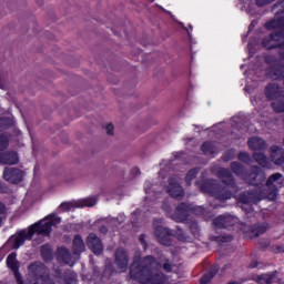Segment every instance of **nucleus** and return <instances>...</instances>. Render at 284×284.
Masks as SVG:
<instances>
[{
	"mask_svg": "<svg viewBox=\"0 0 284 284\" xmlns=\"http://www.w3.org/2000/svg\"><path fill=\"white\" fill-rule=\"evenodd\" d=\"M161 265L165 272H172V264L168 260L160 264L152 256H146L139 262L134 261L131 265L130 277L141 284H168V277L159 271Z\"/></svg>",
	"mask_w": 284,
	"mask_h": 284,
	"instance_id": "nucleus-1",
	"label": "nucleus"
},
{
	"mask_svg": "<svg viewBox=\"0 0 284 284\" xmlns=\"http://www.w3.org/2000/svg\"><path fill=\"white\" fill-rule=\"evenodd\" d=\"M105 130H106V134H110V135L114 134V126L112 124L106 125Z\"/></svg>",
	"mask_w": 284,
	"mask_h": 284,
	"instance_id": "nucleus-37",
	"label": "nucleus"
},
{
	"mask_svg": "<svg viewBox=\"0 0 284 284\" xmlns=\"http://www.w3.org/2000/svg\"><path fill=\"white\" fill-rule=\"evenodd\" d=\"M202 152H204V154H214L216 150H214V144H212V142H205L202 144Z\"/></svg>",
	"mask_w": 284,
	"mask_h": 284,
	"instance_id": "nucleus-26",
	"label": "nucleus"
},
{
	"mask_svg": "<svg viewBox=\"0 0 284 284\" xmlns=\"http://www.w3.org/2000/svg\"><path fill=\"white\" fill-rule=\"evenodd\" d=\"M239 206L242 207V210H247V207H250V200L247 197H240Z\"/></svg>",
	"mask_w": 284,
	"mask_h": 284,
	"instance_id": "nucleus-31",
	"label": "nucleus"
},
{
	"mask_svg": "<svg viewBox=\"0 0 284 284\" xmlns=\"http://www.w3.org/2000/svg\"><path fill=\"white\" fill-rule=\"evenodd\" d=\"M274 0H256L257 6H265V3H271Z\"/></svg>",
	"mask_w": 284,
	"mask_h": 284,
	"instance_id": "nucleus-38",
	"label": "nucleus"
},
{
	"mask_svg": "<svg viewBox=\"0 0 284 284\" xmlns=\"http://www.w3.org/2000/svg\"><path fill=\"white\" fill-rule=\"evenodd\" d=\"M41 254H42L43 258H50V256H52V251L50 250V245L42 246Z\"/></svg>",
	"mask_w": 284,
	"mask_h": 284,
	"instance_id": "nucleus-30",
	"label": "nucleus"
},
{
	"mask_svg": "<svg viewBox=\"0 0 284 284\" xmlns=\"http://www.w3.org/2000/svg\"><path fill=\"white\" fill-rule=\"evenodd\" d=\"M257 283H260V284H272V283H274V277L270 274L261 275L257 278Z\"/></svg>",
	"mask_w": 284,
	"mask_h": 284,
	"instance_id": "nucleus-28",
	"label": "nucleus"
},
{
	"mask_svg": "<svg viewBox=\"0 0 284 284\" xmlns=\"http://www.w3.org/2000/svg\"><path fill=\"white\" fill-rule=\"evenodd\" d=\"M2 214H6V205H3V203L0 202V225L3 221V217L1 216Z\"/></svg>",
	"mask_w": 284,
	"mask_h": 284,
	"instance_id": "nucleus-35",
	"label": "nucleus"
},
{
	"mask_svg": "<svg viewBox=\"0 0 284 284\" xmlns=\"http://www.w3.org/2000/svg\"><path fill=\"white\" fill-rule=\"evenodd\" d=\"M26 173L19 169L7 168L3 172V179L10 183H21Z\"/></svg>",
	"mask_w": 284,
	"mask_h": 284,
	"instance_id": "nucleus-5",
	"label": "nucleus"
},
{
	"mask_svg": "<svg viewBox=\"0 0 284 284\" xmlns=\"http://www.w3.org/2000/svg\"><path fill=\"white\" fill-rule=\"evenodd\" d=\"M239 159H240V161H245V159H247V154L241 153V154L239 155Z\"/></svg>",
	"mask_w": 284,
	"mask_h": 284,
	"instance_id": "nucleus-40",
	"label": "nucleus"
},
{
	"mask_svg": "<svg viewBox=\"0 0 284 284\" xmlns=\"http://www.w3.org/2000/svg\"><path fill=\"white\" fill-rule=\"evenodd\" d=\"M166 192L173 199H182L184 194L183 187H181V184H179V180L176 178L170 179L169 185L166 186Z\"/></svg>",
	"mask_w": 284,
	"mask_h": 284,
	"instance_id": "nucleus-6",
	"label": "nucleus"
},
{
	"mask_svg": "<svg viewBox=\"0 0 284 284\" xmlns=\"http://www.w3.org/2000/svg\"><path fill=\"white\" fill-rule=\"evenodd\" d=\"M197 174H199V171L196 169H192L191 171H189L185 176L186 185H191L192 181H194V179H196Z\"/></svg>",
	"mask_w": 284,
	"mask_h": 284,
	"instance_id": "nucleus-27",
	"label": "nucleus"
},
{
	"mask_svg": "<svg viewBox=\"0 0 284 284\" xmlns=\"http://www.w3.org/2000/svg\"><path fill=\"white\" fill-rule=\"evenodd\" d=\"M8 125V119L2 118L0 119V130H3Z\"/></svg>",
	"mask_w": 284,
	"mask_h": 284,
	"instance_id": "nucleus-36",
	"label": "nucleus"
},
{
	"mask_svg": "<svg viewBox=\"0 0 284 284\" xmlns=\"http://www.w3.org/2000/svg\"><path fill=\"white\" fill-rule=\"evenodd\" d=\"M251 172V185L257 186L255 193H251V203H258V201H262V199L276 201L277 192L281 185H283V175L281 173L271 175L266 182L268 193H265L261 186V182L264 179L261 170H258V168H252Z\"/></svg>",
	"mask_w": 284,
	"mask_h": 284,
	"instance_id": "nucleus-2",
	"label": "nucleus"
},
{
	"mask_svg": "<svg viewBox=\"0 0 284 284\" xmlns=\"http://www.w3.org/2000/svg\"><path fill=\"white\" fill-rule=\"evenodd\" d=\"M217 272H219L217 268H212L209 273H206L204 276L201 277L200 283L201 284L210 283V281H212V278H214V276L216 275Z\"/></svg>",
	"mask_w": 284,
	"mask_h": 284,
	"instance_id": "nucleus-20",
	"label": "nucleus"
},
{
	"mask_svg": "<svg viewBox=\"0 0 284 284\" xmlns=\"http://www.w3.org/2000/svg\"><path fill=\"white\" fill-rule=\"evenodd\" d=\"M235 223L236 217L232 215H220L215 219V225H217V227H231V225H234Z\"/></svg>",
	"mask_w": 284,
	"mask_h": 284,
	"instance_id": "nucleus-13",
	"label": "nucleus"
},
{
	"mask_svg": "<svg viewBox=\"0 0 284 284\" xmlns=\"http://www.w3.org/2000/svg\"><path fill=\"white\" fill-rule=\"evenodd\" d=\"M29 284H54L50 280L49 271L41 262L32 263L29 267Z\"/></svg>",
	"mask_w": 284,
	"mask_h": 284,
	"instance_id": "nucleus-4",
	"label": "nucleus"
},
{
	"mask_svg": "<svg viewBox=\"0 0 284 284\" xmlns=\"http://www.w3.org/2000/svg\"><path fill=\"white\" fill-rule=\"evenodd\" d=\"M251 267H258V263L251 264Z\"/></svg>",
	"mask_w": 284,
	"mask_h": 284,
	"instance_id": "nucleus-44",
	"label": "nucleus"
},
{
	"mask_svg": "<svg viewBox=\"0 0 284 284\" xmlns=\"http://www.w3.org/2000/svg\"><path fill=\"white\" fill-rule=\"evenodd\" d=\"M221 176H222L223 183H226V185H232L234 179L232 178V174H230V171L223 169L221 171Z\"/></svg>",
	"mask_w": 284,
	"mask_h": 284,
	"instance_id": "nucleus-21",
	"label": "nucleus"
},
{
	"mask_svg": "<svg viewBox=\"0 0 284 284\" xmlns=\"http://www.w3.org/2000/svg\"><path fill=\"white\" fill-rule=\"evenodd\" d=\"M87 245L95 254H103V244L95 234H90L87 239Z\"/></svg>",
	"mask_w": 284,
	"mask_h": 284,
	"instance_id": "nucleus-10",
	"label": "nucleus"
},
{
	"mask_svg": "<svg viewBox=\"0 0 284 284\" xmlns=\"http://www.w3.org/2000/svg\"><path fill=\"white\" fill-rule=\"evenodd\" d=\"M115 265L119 272H126L129 265L128 252L123 248H119L115 252Z\"/></svg>",
	"mask_w": 284,
	"mask_h": 284,
	"instance_id": "nucleus-7",
	"label": "nucleus"
},
{
	"mask_svg": "<svg viewBox=\"0 0 284 284\" xmlns=\"http://www.w3.org/2000/svg\"><path fill=\"white\" fill-rule=\"evenodd\" d=\"M73 252L75 254H81V252H85V243H83V239L77 235L73 240Z\"/></svg>",
	"mask_w": 284,
	"mask_h": 284,
	"instance_id": "nucleus-18",
	"label": "nucleus"
},
{
	"mask_svg": "<svg viewBox=\"0 0 284 284\" xmlns=\"http://www.w3.org/2000/svg\"><path fill=\"white\" fill-rule=\"evenodd\" d=\"M155 235L162 245L168 246L172 244L170 240V231L168 229L163 226H158L155 230Z\"/></svg>",
	"mask_w": 284,
	"mask_h": 284,
	"instance_id": "nucleus-12",
	"label": "nucleus"
},
{
	"mask_svg": "<svg viewBox=\"0 0 284 284\" xmlns=\"http://www.w3.org/2000/svg\"><path fill=\"white\" fill-rule=\"evenodd\" d=\"M278 10H284V0L275 6Z\"/></svg>",
	"mask_w": 284,
	"mask_h": 284,
	"instance_id": "nucleus-39",
	"label": "nucleus"
},
{
	"mask_svg": "<svg viewBox=\"0 0 284 284\" xmlns=\"http://www.w3.org/2000/svg\"><path fill=\"white\" fill-rule=\"evenodd\" d=\"M140 241H141L142 245H143L144 250H146L148 248V244L145 243V240H143V237H140Z\"/></svg>",
	"mask_w": 284,
	"mask_h": 284,
	"instance_id": "nucleus-41",
	"label": "nucleus"
},
{
	"mask_svg": "<svg viewBox=\"0 0 284 284\" xmlns=\"http://www.w3.org/2000/svg\"><path fill=\"white\" fill-rule=\"evenodd\" d=\"M254 159H255L256 163H258L263 168H267V156H265V154H263V153H255L254 154Z\"/></svg>",
	"mask_w": 284,
	"mask_h": 284,
	"instance_id": "nucleus-22",
	"label": "nucleus"
},
{
	"mask_svg": "<svg viewBox=\"0 0 284 284\" xmlns=\"http://www.w3.org/2000/svg\"><path fill=\"white\" fill-rule=\"evenodd\" d=\"M231 168L235 174H241L243 172V166L236 162L232 163Z\"/></svg>",
	"mask_w": 284,
	"mask_h": 284,
	"instance_id": "nucleus-33",
	"label": "nucleus"
},
{
	"mask_svg": "<svg viewBox=\"0 0 284 284\" xmlns=\"http://www.w3.org/2000/svg\"><path fill=\"white\" fill-rule=\"evenodd\" d=\"M276 92H278V87H276L275 84L266 87L267 99H274V97H276Z\"/></svg>",
	"mask_w": 284,
	"mask_h": 284,
	"instance_id": "nucleus-24",
	"label": "nucleus"
},
{
	"mask_svg": "<svg viewBox=\"0 0 284 284\" xmlns=\"http://www.w3.org/2000/svg\"><path fill=\"white\" fill-rule=\"evenodd\" d=\"M273 110L275 112H284V104H278L276 102L273 103Z\"/></svg>",
	"mask_w": 284,
	"mask_h": 284,
	"instance_id": "nucleus-34",
	"label": "nucleus"
},
{
	"mask_svg": "<svg viewBox=\"0 0 284 284\" xmlns=\"http://www.w3.org/2000/svg\"><path fill=\"white\" fill-rule=\"evenodd\" d=\"M268 227H270V224L267 223L254 225L251 230V237L256 239L257 236H261V234H265Z\"/></svg>",
	"mask_w": 284,
	"mask_h": 284,
	"instance_id": "nucleus-15",
	"label": "nucleus"
},
{
	"mask_svg": "<svg viewBox=\"0 0 284 284\" xmlns=\"http://www.w3.org/2000/svg\"><path fill=\"white\" fill-rule=\"evenodd\" d=\"M251 148H254L255 150H262V148H265V141L254 138L251 140Z\"/></svg>",
	"mask_w": 284,
	"mask_h": 284,
	"instance_id": "nucleus-25",
	"label": "nucleus"
},
{
	"mask_svg": "<svg viewBox=\"0 0 284 284\" xmlns=\"http://www.w3.org/2000/svg\"><path fill=\"white\" fill-rule=\"evenodd\" d=\"M100 232H101L102 234H105V233L108 232V229H106L105 226H101V227H100Z\"/></svg>",
	"mask_w": 284,
	"mask_h": 284,
	"instance_id": "nucleus-42",
	"label": "nucleus"
},
{
	"mask_svg": "<svg viewBox=\"0 0 284 284\" xmlns=\"http://www.w3.org/2000/svg\"><path fill=\"white\" fill-rule=\"evenodd\" d=\"M97 205V197H87L75 201V207H94Z\"/></svg>",
	"mask_w": 284,
	"mask_h": 284,
	"instance_id": "nucleus-17",
	"label": "nucleus"
},
{
	"mask_svg": "<svg viewBox=\"0 0 284 284\" xmlns=\"http://www.w3.org/2000/svg\"><path fill=\"white\" fill-rule=\"evenodd\" d=\"M7 265L10 270H12L14 277L19 284H23L21 280V274L19 273V261H17V253H11L7 257Z\"/></svg>",
	"mask_w": 284,
	"mask_h": 284,
	"instance_id": "nucleus-8",
	"label": "nucleus"
},
{
	"mask_svg": "<svg viewBox=\"0 0 284 284\" xmlns=\"http://www.w3.org/2000/svg\"><path fill=\"white\" fill-rule=\"evenodd\" d=\"M61 223V217L51 214L39 223H36L29 227V231H21L10 239L14 250H19L27 239H32L34 234H50L52 232V225H59Z\"/></svg>",
	"mask_w": 284,
	"mask_h": 284,
	"instance_id": "nucleus-3",
	"label": "nucleus"
},
{
	"mask_svg": "<svg viewBox=\"0 0 284 284\" xmlns=\"http://www.w3.org/2000/svg\"><path fill=\"white\" fill-rule=\"evenodd\" d=\"M283 26H284V17L278 18V19L273 20L267 23L268 28H283Z\"/></svg>",
	"mask_w": 284,
	"mask_h": 284,
	"instance_id": "nucleus-29",
	"label": "nucleus"
},
{
	"mask_svg": "<svg viewBox=\"0 0 284 284\" xmlns=\"http://www.w3.org/2000/svg\"><path fill=\"white\" fill-rule=\"evenodd\" d=\"M205 192H209L210 194H213L215 199H220V201H227V199H232V193L222 190L221 193H215L214 191L206 190Z\"/></svg>",
	"mask_w": 284,
	"mask_h": 284,
	"instance_id": "nucleus-19",
	"label": "nucleus"
},
{
	"mask_svg": "<svg viewBox=\"0 0 284 284\" xmlns=\"http://www.w3.org/2000/svg\"><path fill=\"white\" fill-rule=\"evenodd\" d=\"M271 156L275 165H283L284 163V153L283 150L278 146H273L271 149Z\"/></svg>",
	"mask_w": 284,
	"mask_h": 284,
	"instance_id": "nucleus-14",
	"label": "nucleus"
},
{
	"mask_svg": "<svg viewBox=\"0 0 284 284\" xmlns=\"http://www.w3.org/2000/svg\"><path fill=\"white\" fill-rule=\"evenodd\" d=\"M8 145H9L8 138L0 135V152L6 150Z\"/></svg>",
	"mask_w": 284,
	"mask_h": 284,
	"instance_id": "nucleus-32",
	"label": "nucleus"
},
{
	"mask_svg": "<svg viewBox=\"0 0 284 284\" xmlns=\"http://www.w3.org/2000/svg\"><path fill=\"white\" fill-rule=\"evenodd\" d=\"M272 45L265 44V48H282L280 54L284 61V29L280 33H274L271 36Z\"/></svg>",
	"mask_w": 284,
	"mask_h": 284,
	"instance_id": "nucleus-9",
	"label": "nucleus"
},
{
	"mask_svg": "<svg viewBox=\"0 0 284 284\" xmlns=\"http://www.w3.org/2000/svg\"><path fill=\"white\" fill-rule=\"evenodd\" d=\"M241 3H243L244 6H247V3H250V0H240Z\"/></svg>",
	"mask_w": 284,
	"mask_h": 284,
	"instance_id": "nucleus-43",
	"label": "nucleus"
},
{
	"mask_svg": "<svg viewBox=\"0 0 284 284\" xmlns=\"http://www.w3.org/2000/svg\"><path fill=\"white\" fill-rule=\"evenodd\" d=\"M0 163H2V165H17V163H19V155L17 152L1 153Z\"/></svg>",
	"mask_w": 284,
	"mask_h": 284,
	"instance_id": "nucleus-11",
	"label": "nucleus"
},
{
	"mask_svg": "<svg viewBox=\"0 0 284 284\" xmlns=\"http://www.w3.org/2000/svg\"><path fill=\"white\" fill-rule=\"evenodd\" d=\"M58 256L59 260L62 261V263H65V265H74V262H72V257L70 256V251H68V248H59Z\"/></svg>",
	"mask_w": 284,
	"mask_h": 284,
	"instance_id": "nucleus-16",
	"label": "nucleus"
},
{
	"mask_svg": "<svg viewBox=\"0 0 284 284\" xmlns=\"http://www.w3.org/2000/svg\"><path fill=\"white\" fill-rule=\"evenodd\" d=\"M77 207V202H64L60 204L59 211L60 212H70V210H74Z\"/></svg>",
	"mask_w": 284,
	"mask_h": 284,
	"instance_id": "nucleus-23",
	"label": "nucleus"
}]
</instances>
